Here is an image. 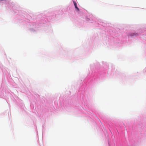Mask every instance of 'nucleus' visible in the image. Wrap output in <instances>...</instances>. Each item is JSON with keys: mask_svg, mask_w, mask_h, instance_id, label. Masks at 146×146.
<instances>
[{"mask_svg": "<svg viewBox=\"0 0 146 146\" xmlns=\"http://www.w3.org/2000/svg\"><path fill=\"white\" fill-rule=\"evenodd\" d=\"M138 35V34L137 33H131L129 35V36L132 37L137 36Z\"/></svg>", "mask_w": 146, "mask_h": 146, "instance_id": "f257e3e1", "label": "nucleus"}, {"mask_svg": "<svg viewBox=\"0 0 146 146\" xmlns=\"http://www.w3.org/2000/svg\"><path fill=\"white\" fill-rule=\"evenodd\" d=\"M73 3L74 4V6H75V8H76L77 10L78 11H79V9L77 7V3H76V2L75 1H73Z\"/></svg>", "mask_w": 146, "mask_h": 146, "instance_id": "f03ea898", "label": "nucleus"}]
</instances>
